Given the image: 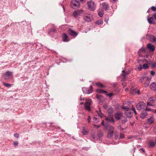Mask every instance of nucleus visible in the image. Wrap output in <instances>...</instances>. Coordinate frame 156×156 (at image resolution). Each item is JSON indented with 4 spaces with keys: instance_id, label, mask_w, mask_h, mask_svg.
<instances>
[{
    "instance_id": "f257e3e1",
    "label": "nucleus",
    "mask_w": 156,
    "mask_h": 156,
    "mask_svg": "<svg viewBox=\"0 0 156 156\" xmlns=\"http://www.w3.org/2000/svg\"><path fill=\"white\" fill-rule=\"evenodd\" d=\"M88 6V8L89 10L91 11L94 10L96 8V5L95 2L91 0L87 2Z\"/></svg>"
},
{
    "instance_id": "c03bdc74",
    "label": "nucleus",
    "mask_w": 156,
    "mask_h": 156,
    "mask_svg": "<svg viewBox=\"0 0 156 156\" xmlns=\"http://www.w3.org/2000/svg\"><path fill=\"white\" fill-rule=\"evenodd\" d=\"M127 121V119L125 118L124 119L122 120V123H125Z\"/></svg>"
},
{
    "instance_id": "c756f323",
    "label": "nucleus",
    "mask_w": 156,
    "mask_h": 156,
    "mask_svg": "<svg viewBox=\"0 0 156 156\" xmlns=\"http://www.w3.org/2000/svg\"><path fill=\"white\" fill-rule=\"evenodd\" d=\"M97 91L98 92V93L102 94H103L104 93H107V92L106 91L102 90L101 89H98L97 90Z\"/></svg>"
},
{
    "instance_id": "774afa93",
    "label": "nucleus",
    "mask_w": 156,
    "mask_h": 156,
    "mask_svg": "<svg viewBox=\"0 0 156 156\" xmlns=\"http://www.w3.org/2000/svg\"><path fill=\"white\" fill-rule=\"evenodd\" d=\"M104 121H102V122H101V124L102 125H104V126H105V125H104Z\"/></svg>"
},
{
    "instance_id": "8fccbe9b",
    "label": "nucleus",
    "mask_w": 156,
    "mask_h": 156,
    "mask_svg": "<svg viewBox=\"0 0 156 156\" xmlns=\"http://www.w3.org/2000/svg\"><path fill=\"white\" fill-rule=\"evenodd\" d=\"M18 142L17 141L14 142L13 143V144L14 146H16L18 144Z\"/></svg>"
},
{
    "instance_id": "423d86ee",
    "label": "nucleus",
    "mask_w": 156,
    "mask_h": 156,
    "mask_svg": "<svg viewBox=\"0 0 156 156\" xmlns=\"http://www.w3.org/2000/svg\"><path fill=\"white\" fill-rule=\"evenodd\" d=\"M82 90L84 93L89 94L92 93L93 88L92 86L91 85L89 88L84 87L82 88Z\"/></svg>"
},
{
    "instance_id": "cd10ccee",
    "label": "nucleus",
    "mask_w": 156,
    "mask_h": 156,
    "mask_svg": "<svg viewBox=\"0 0 156 156\" xmlns=\"http://www.w3.org/2000/svg\"><path fill=\"white\" fill-rule=\"evenodd\" d=\"M141 114L142 115L143 117H145V116L147 115V113L146 111H145L144 112H142Z\"/></svg>"
},
{
    "instance_id": "79ce46f5",
    "label": "nucleus",
    "mask_w": 156,
    "mask_h": 156,
    "mask_svg": "<svg viewBox=\"0 0 156 156\" xmlns=\"http://www.w3.org/2000/svg\"><path fill=\"white\" fill-rule=\"evenodd\" d=\"M14 136L16 138H18L19 137V135L18 133H16L14 134Z\"/></svg>"
},
{
    "instance_id": "864d4df0",
    "label": "nucleus",
    "mask_w": 156,
    "mask_h": 156,
    "mask_svg": "<svg viewBox=\"0 0 156 156\" xmlns=\"http://www.w3.org/2000/svg\"><path fill=\"white\" fill-rule=\"evenodd\" d=\"M155 74V72L154 71H151V74L152 75V76H153Z\"/></svg>"
},
{
    "instance_id": "5fc2aeb1",
    "label": "nucleus",
    "mask_w": 156,
    "mask_h": 156,
    "mask_svg": "<svg viewBox=\"0 0 156 156\" xmlns=\"http://www.w3.org/2000/svg\"><path fill=\"white\" fill-rule=\"evenodd\" d=\"M152 40L153 42H155L156 41V38L154 37H153Z\"/></svg>"
},
{
    "instance_id": "13d9d810",
    "label": "nucleus",
    "mask_w": 156,
    "mask_h": 156,
    "mask_svg": "<svg viewBox=\"0 0 156 156\" xmlns=\"http://www.w3.org/2000/svg\"><path fill=\"white\" fill-rule=\"evenodd\" d=\"M107 95L109 96V97H111L113 95V94L112 93H111L107 94Z\"/></svg>"
},
{
    "instance_id": "f704fd0d",
    "label": "nucleus",
    "mask_w": 156,
    "mask_h": 156,
    "mask_svg": "<svg viewBox=\"0 0 156 156\" xmlns=\"http://www.w3.org/2000/svg\"><path fill=\"white\" fill-rule=\"evenodd\" d=\"M114 134H115V139L117 140L118 139L119 136V134L115 132Z\"/></svg>"
},
{
    "instance_id": "2f4dec72",
    "label": "nucleus",
    "mask_w": 156,
    "mask_h": 156,
    "mask_svg": "<svg viewBox=\"0 0 156 156\" xmlns=\"http://www.w3.org/2000/svg\"><path fill=\"white\" fill-rule=\"evenodd\" d=\"M148 67V65L147 64H144L143 66V68L144 69H146Z\"/></svg>"
},
{
    "instance_id": "4be33fe9",
    "label": "nucleus",
    "mask_w": 156,
    "mask_h": 156,
    "mask_svg": "<svg viewBox=\"0 0 156 156\" xmlns=\"http://www.w3.org/2000/svg\"><path fill=\"white\" fill-rule=\"evenodd\" d=\"M122 113L121 112H117L115 114V117H121L122 116Z\"/></svg>"
},
{
    "instance_id": "e433bc0d",
    "label": "nucleus",
    "mask_w": 156,
    "mask_h": 156,
    "mask_svg": "<svg viewBox=\"0 0 156 156\" xmlns=\"http://www.w3.org/2000/svg\"><path fill=\"white\" fill-rule=\"evenodd\" d=\"M98 116H100V117H102V116H103V114L100 111L99 112H98Z\"/></svg>"
},
{
    "instance_id": "ea45409f",
    "label": "nucleus",
    "mask_w": 156,
    "mask_h": 156,
    "mask_svg": "<svg viewBox=\"0 0 156 156\" xmlns=\"http://www.w3.org/2000/svg\"><path fill=\"white\" fill-rule=\"evenodd\" d=\"M149 84V81L146 82L145 83V87L148 86Z\"/></svg>"
},
{
    "instance_id": "49530a36",
    "label": "nucleus",
    "mask_w": 156,
    "mask_h": 156,
    "mask_svg": "<svg viewBox=\"0 0 156 156\" xmlns=\"http://www.w3.org/2000/svg\"><path fill=\"white\" fill-rule=\"evenodd\" d=\"M108 20H109V18H105V19L104 21L107 23H108Z\"/></svg>"
},
{
    "instance_id": "052dcab7",
    "label": "nucleus",
    "mask_w": 156,
    "mask_h": 156,
    "mask_svg": "<svg viewBox=\"0 0 156 156\" xmlns=\"http://www.w3.org/2000/svg\"><path fill=\"white\" fill-rule=\"evenodd\" d=\"M91 119V118H88L87 120L89 123H90V122Z\"/></svg>"
},
{
    "instance_id": "680f3d73",
    "label": "nucleus",
    "mask_w": 156,
    "mask_h": 156,
    "mask_svg": "<svg viewBox=\"0 0 156 156\" xmlns=\"http://www.w3.org/2000/svg\"><path fill=\"white\" fill-rule=\"evenodd\" d=\"M140 150H141L144 153L145 152V150L143 148H140Z\"/></svg>"
},
{
    "instance_id": "69168bd1",
    "label": "nucleus",
    "mask_w": 156,
    "mask_h": 156,
    "mask_svg": "<svg viewBox=\"0 0 156 156\" xmlns=\"http://www.w3.org/2000/svg\"><path fill=\"white\" fill-rule=\"evenodd\" d=\"M153 16L154 18L156 20V13Z\"/></svg>"
},
{
    "instance_id": "5701e85b",
    "label": "nucleus",
    "mask_w": 156,
    "mask_h": 156,
    "mask_svg": "<svg viewBox=\"0 0 156 156\" xmlns=\"http://www.w3.org/2000/svg\"><path fill=\"white\" fill-rule=\"evenodd\" d=\"M154 120L153 118H150L147 119L148 123L149 124H152L154 122Z\"/></svg>"
},
{
    "instance_id": "f8f14e48",
    "label": "nucleus",
    "mask_w": 156,
    "mask_h": 156,
    "mask_svg": "<svg viewBox=\"0 0 156 156\" xmlns=\"http://www.w3.org/2000/svg\"><path fill=\"white\" fill-rule=\"evenodd\" d=\"M103 135V132L102 130H100L98 131V136L99 138L98 140L100 141H102L101 139V138L102 136Z\"/></svg>"
},
{
    "instance_id": "c85d7f7f",
    "label": "nucleus",
    "mask_w": 156,
    "mask_h": 156,
    "mask_svg": "<svg viewBox=\"0 0 156 156\" xmlns=\"http://www.w3.org/2000/svg\"><path fill=\"white\" fill-rule=\"evenodd\" d=\"M3 83L4 85H5V87H9L12 86V84L9 83H5L4 82H3Z\"/></svg>"
},
{
    "instance_id": "f03ea898",
    "label": "nucleus",
    "mask_w": 156,
    "mask_h": 156,
    "mask_svg": "<svg viewBox=\"0 0 156 156\" xmlns=\"http://www.w3.org/2000/svg\"><path fill=\"white\" fill-rule=\"evenodd\" d=\"M80 3L76 0H72L71 2V6L74 9H77L80 7Z\"/></svg>"
},
{
    "instance_id": "4468645a",
    "label": "nucleus",
    "mask_w": 156,
    "mask_h": 156,
    "mask_svg": "<svg viewBox=\"0 0 156 156\" xmlns=\"http://www.w3.org/2000/svg\"><path fill=\"white\" fill-rule=\"evenodd\" d=\"M83 131L82 133L83 135H87L89 131L88 129L86 128L85 127H83Z\"/></svg>"
},
{
    "instance_id": "b1692460",
    "label": "nucleus",
    "mask_w": 156,
    "mask_h": 156,
    "mask_svg": "<svg viewBox=\"0 0 156 156\" xmlns=\"http://www.w3.org/2000/svg\"><path fill=\"white\" fill-rule=\"evenodd\" d=\"M55 31L56 28L55 26H54L52 28L50 29V30L48 32V33L50 34L51 32H55Z\"/></svg>"
},
{
    "instance_id": "6e6d98bb",
    "label": "nucleus",
    "mask_w": 156,
    "mask_h": 156,
    "mask_svg": "<svg viewBox=\"0 0 156 156\" xmlns=\"http://www.w3.org/2000/svg\"><path fill=\"white\" fill-rule=\"evenodd\" d=\"M151 77H148L147 78L146 80L148 81H149V80H151Z\"/></svg>"
},
{
    "instance_id": "20e7f679",
    "label": "nucleus",
    "mask_w": 156,
    "mask_h": 156,
    "mask_svg": "<svg viewBox=\"0 0 156 156\" xmlns=\"http://www.w3.org/2000/svg\"><path fill=\"white\" fill-rule=\"evenodd\" d=\"M83 16V19L86 22H89L93 20V16L90 14L84 13Z\"/></svg>"
},
{
    "instance_id": "a878e982",
    "label": "nucleus",
    "mask_w": 156,
    "mask_h": 156,
    "mask_svg": "<svg viewBox=\"0 0 156 156\" xmlns=\"http://www.w3.org/2000/svg\"><path fill=\"white\" fill-rule=\"evenodd\" d=\"M122 76L123 77H125L129 74L128 72H125L124 70H122Z\"/></svg>"
},
{
    "instance_id": "4c0bfd02",
    "label": "nucleus",
    "mask_w": 156,
    "mask_h": 156,
    "mask_svg": "<svg viewBox=\"0 0 156 156\" xmlns=\"http://www.w3.org/2000/svg\"><path fill=\"white\" fill-rule=\"evenodd\" d=\"M146 78V77H142L139 80V82H142L143 81L144 79Z\"/></svg>"
},
{
    "instance_id": "a18cd8bd",
    "label": "nucleus",
    "mask_w": 156,
    "mask_h": 156,
    "mask_svg": "<svg viewBox=\"0 0 156 156\" xmlns=\"http://www.w3.org/2000/svg\"><path fill=\"white\" fill-rule=\"evenodd\" d=\"M124 137V135L123 134L121 133L120 135V138H122Z\"/></svg>"
},
{
    "instance_id": "393cba45",
    "label": "nucleus",
    "mask_w": 156,
    "mask_h": 156,
    "mask_svg": "<svg viewBox=\"0 0 156 156\" xmlns=\"http://www.w3.org/2000/svg\"><path fill=\"white\" fill-rule=\"evenodd\" d=\"M103 21L102 20H99L96 21L95 23L98 25H100L103 23Z\"/></svg>"
},
{
    "instance_id": "3c124183",
    "label": "nucleus",
    "mask_w": 156,
    "mask_h": 156,
    "mask_svg": "<svg viewBox=\"0 0 156 156\" xmlns=\"http://www.w3.org/2000/svg\"><path fill=\"white\" fill-rule=\"evenodd\" d=\"M132 110L134 112V113L136 115V113L135 110V109L134 108H132Z\"/></svg>"
},
{
    "instance_id": "603ef678",
    "label": "nucleus",
    "mask_w": 156,
    "mask_h": 156,
    "mask_svg": "<svg viewBox=\"0 0 156 156\" xmlns=\"http://www.w3.org/2000/svg\"><path fill=\"white\" fill-rule=\"evenodd\" d=\"M151 66L153 67H155L156 66V63L152 64Z\"/></svg>"
},
{
    "instance_id": "1a4fd4ad",
    "label": "nucleus",
    "mask_w": 156,
    "mask_h": 156,
    "mask_svg": "<svg viewBox=\"0 0 156 156\" xmlns=\"http://www.w3.org/2000/svg\"><path fill=\"white\" fill-rule=\"evenodd\" d=\"M12 75V73L10 71H7L5 73L4 75V78L5 80L9 79Z\"/></svg>"
},
{
    "instance_id": "e2e57ef3",
    "label": "nucleus",
    "mask_w": 156,
    "mask_h": 156,
    "mask_svg": "<svg viewBox=\"0 0 156 156\" xmlns=\"http://www.w3.org/2000/svg\"><path fill=\"white\" fill-rule=\"evenodd\" d=\"M107 105H104L103 106V107L105 108V109H106L107 107Z\"/></svg>"
},
{
    "instance_id": "ddd939ff",
    "label": "nucleus",
    "mask_w": 156,
    "mask_h": 156,
    "mask_svg": "<svg viewBox=\"0 0 156 156\" xmlns=\"http://www.w3.org/2000/svg\"><path fill=\"white\" fill-rule=\"evenodd\" d=\"M62 38L64 42H68L69 40V37L65 34L63 35Z\"/></svg>"
},
{
    "instance_id": "a211bd4d",
    "label": "nucleus",
    "mask_w": 156,
    "mask_h": 156,
    "mask_svg": "<svg viewBox=\"0 0 156 156\" xmlns=\"http://www.w3.org/2000/svg\"><path fill=\"white\" fill-rule=\"evenodd\" d=\"M147 20L149 23L150 24H154L155 23V22L153 21L154 18L152 17H151L147 19Z\"/></svg>"
},
{
    "instance_id": "37998d69",
    "label": "nucleus",
    "mask_w": 156,
    "mask_h": 156,
    "mask_svg": "<svg viewBox=\"0 0 156 156\" xmlns=\"http://www.w3.org/2000/svg\"><path fill=\"white\" fill-rule=\"evenodd\" d=\"M113 112V110L112 109H109L108 110V113L109 114H111Z\"/></svg>"
},
{
    "instance_id": "de8ad7c7",
    "label": "nucleus",
    "mask_w": 156,
    "mask_h": 156,
    "mask_svg": "<svg viewBox=\"0 0 156 156\" xmlns=\"http://www.w3.org/2000/svg\"><path fill=\"white\" fill-rule=\"evenodd\" d=\"M91 136L93 139L95 138V134H91Z\"/></svg>"
},
{
    "instance_id": "0eeeda50",
    "label": "nucleus",
    "mask_w": 156,
    "mask_h": 156,
    "mask_svg": "<svg viewBox=\"0 0 156 156\" xmlns=\"http://www.w3.org/2000/svg\"><path fill=\"white\" fill-rule=\"evenodd\" d=\"M146 107V104L143 101L139 102L136 105V108L137 110H140L144 109Z\"/></svg>"
},
{
    "instance_id": "7c9ffc66",
    "label": "nucleus",
    "mask_w": 156,
    "mask_h": 156,
    "mask_svg": "<svg viewBox=\"0 0 156 156\" xmlns=\"http://www.w3.org/2000/svg\"><path fill=\"white\" fill-rule=\"evenodd\" d=\"M98 14L100 17H102L104 13L102 11H100L98 12Z\"/></svg>"
},
{
    "instance_id": "58836bf2",
    "label": "nucleus",
    "mask_w": 156,
    "mask_h": 156,
    "mask_svg": "<svg viewBox=\"0 0 156 156\" xmlns=\"http://www.w3.org/2000/svg\"><path fill=\"white\" fill-rule=\"evenodd\" d=\"M143 68L142 67V65L140 64L139 65V67L137 68V69L139 70H141Z\"/></svg>"
},
{
    "instance_id": "338daca9",
    "label": "nucleus",
    "mask_w": 156,
    "mask_h": 156,
    "mask_svg": "<svg viewBox=\"0 0 156 156\" xmlns=\"http://www.w3.org/2000/svg\"><path fill=\"white\" fill-rule=\"evenodd\" d=\"M136 93H137L138 94H140V91L139 90H138L137 91Z\"/></svg>"
},
{
    "instance_id": "bf43d9fd",
    "label": "nucleus",
    "mask_w": 156,
    "mask_h": 156,
    "mask_svg": "<svg viewBox=\"0 0 156 156\" xmlns=\"http://www.w3.org/2000/svg\"><path fill=\"white\" fill-rule=\"evenodd\" d=\"M151 109L150 108H146L145 109V111L147 112V111H151Z\"/></svg>"
},
{
    "instance_id": "72a5a7b5",
    "label": "nucleus",
    "mask_w": 156,
    "mask_h": 156,
    "mask_svg": "<svg viewBox=\"0 0 156 156\" xmlns=\"http://www.w3.org/2000/svg\"><path fill=\"white\" fill-rule=\"evenodd\" d=\"M145 51V48H142L139 50L138 51V53H140L142 52H144Z\"/></svg>"
},
{
    "instance_id": "9d476101",
    "label": "nucleus",
    "mask_w": 156,
    "mask_h": 156,
    "mask_svg": "<svg viewBox=\"0 0 156 156\" xmlns=\"http://www.w3.org/2000/svg\"><path fill=\"white\" fill-rule=\"evenodd\" d=\"M155 100L153 97H150L149 99V101L147 103V105L149 106H154Z\"/></svg>"
},
{
    "instance_id": "bb28decb",
    "label": "nucleus",
    "mask_w": 156,
    "mask_h": 156,
    "mask_svg": "<svg viewBox=\"0 0 156 156\" xmlns=\"http://www.w3.org/2000/svg\"><path fill=\"white\" fill-rule=\"evenodd\" d=\"M96 85L99 87H104V86L102 84H101L100 82H98L96 83Z\"/></svg>"
},
{
    "instance_id": "4d7b16f0",
    "label": "nucleus",
    "mask_w": 156,
    "mask_h": 156,
    "mask_svg": "<svg viewBox=\"0 0 156 156\" xmlns=\"http://www.w3.org/2000/svg\"><path fill=\"white\" fill-rule=\"evenodd\" d=\"M101 95H100L98 94H97L96 95V98L98 99H99L101 97Z\"/></svg>"
},
{
    "instance_id": "9b49d317",
    "label": "nucleus",
    "mask_w": 156,
    "mask_h": 156,
    "mask_svg": "<svg viewBox=\"0 0 156 156\" xmlns=\"http://www.w3.org/2000/svg\"><path fill=\"white\" fill-rule=\"evenodd\" d=\"M68 32L70 35L74 37L76 36L78 34V33L77 32H75L71 29L69 30Z\"/></svg>"
},
{
    "instance_id": "412c9836",
    "label": "nucleus",
    "mask_w": 156,
    "mask_h": 156,
    "mask_svg": "<svg viewBox=\"0 0 156 156\" xmlns=\"http://www.w3.org/2000/svg\"><path fill=\"white\" fill-rule=\"evenodd\" d=\"M155 145L154 142L153 140H150L149 143V147L151 148H153Z\"/></svg>"
},
{
    "instance_id": "c9c22d12",
    "label": "nucleus",
    "mask_w": 156,
    "mask_h": 156,
    "mask_svg": "<svg viewBox=\"0 0 156 156\" xmlns=\"http://www.w3.org/2000/svg\"><path fill=\"white\" fill-rule=\"evenodd\" d=\"M77 1L79 2V3H83L85 2L86 0H76Z\"/></svg>"
},
{
    "instance_id": "473e14b6",
    "label": "nucleus",
    "mask_w": 156,
    "mask_h": 156,
    "mask_svg": "<svg viewBox=\"0 0 156 156\" xmlns=\"http://www.w3.org/2000/svg\"><path fill=\"white\" fill-rule=\"evenodd\" d=\"M93 120L94 122L96 123H98V119L97 118H93Z\"/></svg>"
},
{
    "instance_id": "09e8293b",
    "label": "nucleus",
    "mask_w": 156,
    "mask_h": 156,
    "mask_svg": "<svg viewBox=\"0 0 156 156\" xmlns=\"http://www.w3.org/2000/svg\"><path fill=\"white\" fill-rule=\"evenodd\" d=\"M55 127L56 128V129H61V131L62 132H64L65 131L63 129H61L60 127H58V126H55Z\"/></svg>"
},
{
    "instance_id": "2eb2a0df",
    "label": "nucleus",
    "mask_w": 156,
    "mask_h": 156,
    "mask_svg": "<svg viewBox=\"0 0 156 156\" xmlns=\"http://www.w3.org/2000/svg\"><path fill=\"white\" fill-rule=\"evenodd\" d=\"M82 13V11H74L73 12V15L75 17H77V16L80 15Z\"/></svg>"
},
{
    "instance_id": "6ab92c4d",
    "label": "nucleus",
    "mask_w": 156,
    "mask_h": 156,
    "mask_svg": "<svg viewBox=\"0 0 156 156\" xmlns=\"http://www.w3.org/2000/svg\"><path fill=\"white\" fill-rule=\"evenodd\" d=\"M102 9L105 10L107 9L109 7L108 4L105 2L102 3Z\"/></svg>"
},
{
    "instance_id": "39448f33",
    "label": "nucleus",
    "mask_w": 156,
    "mask_h": 156,
    "mask_svg": "<svg viewBox=\"0 0 156 156\" xmlns=\"http://www.w3.org/2000/svg\"><path fill=\"white\" fill-rule=\"evenodd\" d=\"M114 130V128L112 126H110L108 128V133L107 137L109 138H111L113 136V132Z\"/></svg>"
},
{
    "instance_id": "0e129e2a",
    "label": "nucleus",
    "mask_w": 156,
    "mask_h": 156,
    "mask_svg": "<svg viewBox=\"0 0 156 156\" xmlns=\"http://www.w3.org/2000/svg\"><path fill=\"white\" fill-rule=\"evenodd\" d=\"M117 120H119L121 119V118H115Z\"/></svg>"
},
{
    "instance_id": "dca6fc26",
    "label": "nucleus",
    "mask_w": 156,
    "mask_h": 156,
    "mask_svg": "<svg viewBox=\"0 0 156 156\" xmlns=\"http://www.w3.org/2000/svg\"><path fill=\"white\" fill-rule=\"evenodd\" d=\"M147 47L151 51H153L154 50L155 48L154 46L151 44H148Z\"/></svg>"
},
{
    "instance_id": "f3484780",
    "label": "nucleus",
    "mask_w": 156,
    "mask_h": 156,
    "mask_svg": "<svg viewBox=\"0 0 156 156\" xmlns=\"http://www.w3.org/2000/svg\"><path fill=\"white\" fill-rule=\"evenodd\" d=\"M151 89L154 90H156V83L153 82L150 85Z\"/></svg>"
},
{
    "instance_id": "aec40b11",
    "label": "nucleus",
    "mask_w": 156,
    "mask_h": 156,
    "mask_svg": "<svg viewBox=\"0 0 156 156\" xmlns=\"http://www.w3.org/2000/svg\"><path fill=\"white\" fill-rule=\"evenodd\" d=\"M105 120L107 122H111L113 123L114 122L113 118H106Z\"/></svg>"
},
{
    "instance_id": "a19ab883",
    "label": "nucleus",
    "mask_w": 156,
    "mask_h": 156,
    "mask_svg": "<svg viewBox=\"0 0 156 156\" xmlns=\"http://www.w3.org/2000/svg\"><path fill=\"white\" fill-rule=\"evenodd\" d=\"M151 9L153 11H156V7L154 6H152L151 7Z\"/></svg>"
},
{
    "instance_id": "7ed1b4c3",
    "label": "nucleus",
    "mask_w": 156,
    "mask_h": 156,
    "mask_svg": "<svg viewBox=\"0 0 156 156\" xmlns=\"http://www.w3.org/2000/svg\"><path fill=\"white\" fill-rule=\"evenodd\" d=\"M86 102L85 103L84 108L86 110L90 111V105L92 102L91 100L90 99H86Z\"/></svg>"
},
{
    "instance_id": "6e6552de",
    "label": "nucleus",
    "mask_w": 156,
    "mask_h": 156,
    "mask_svg": "<svg viewBox=\"0 0 156 156\" xmlns=\"http://www.w3.org/2000/svg\"><path fill=\"white\" fill-rule=\"evenodd\" d=\"M122 108L125 110V113L127 117H131L132 116L131 111L130 109L126 106L122 107Z\"/></svg>"
}]
</instances>
